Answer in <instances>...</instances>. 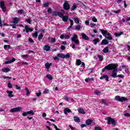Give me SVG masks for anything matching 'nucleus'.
<instances>
[{"instance_id": "42", "label": "nucleus", "mask_w": 130, "mask_h": 130, "mask_svg": "<svg viewBox=\"0 0 130 130\" xmlns=\"http://www.w3.org/2000/svg\"><path fill=\"white\" fill-rule=\"evenodd\" d=\"M80 29H81V25H77L75 27V30H77V31H79Z\"/></svg>"}, {"instance_id": "29", "label": "nucleus", "mask_w": 130, "mask_h": 130, "mask_svg": "<svg viewBox=\"0 0 130 130\" xmlns=\"http://www.w3.org/2000/svg\"><path fill=\"white\" fill-rule=\"evenodd\" d=\"M46 77L47 78V79H48L49 80H52L53 79V77H52V76L50 75V74H47L46 75Z\"/></svg>"}, {"instance_id": "13", "label": "nucleus", "mask_w": 130, "mask_h": 130, "mask_svg": "<svg viewBox=\"0 0 130 130\" xmlns=\"http://www.w3.org/2000/svg\"><path fill=\"white\" fill-rule=\"evenodd\" d=\"M100 80H103V79H105L106 81H107V82H109V80L108 79V76L107 75H104L102 77H100Z\"/></svg>"}, {"instance_id": "44", "label": "nucleus", "mask_w": 130, "mask_h": 130, "mask_svg": "<svg viewBox=\"0 0 130 130\" xmlns=\"http://www.w3.org/2000/svg\"><path fill=\"white\" fill-rule=\"evenodd\" d=\"M64 39H70V38H71V36L68 35H64Z\"/></svg>"}, {"instance_id": "56", "label": "nucleus", "mask_w": 130, "mask_h": 130, "mask_svg": "<svg viewBox=\"0 0 130 130\" xmlns=\"http://www.w3.org/2000/svg\"><path fill=\"white\" fill-rule=\"evenodd\" d=\"M113 13H115V14H118V13H120V10H118L117 11H113Z\"/></svg>"}, {"instance_id": "18", "label": "nucleus", "mask_w": 130, "mask_h": 130, "mask_svg": "<svg viewBox=\"0 0 130 130\" xmlns=\"http://www.w3.org/2000/svg\"><path fill=\"white\" fill-rule=\"evenodd\" d=\"M108 44V41L106 39L103 40L102 41L101 45H106Z\"/></svg>"}, {"instance_id": "9", "label": "nucleus", "mask_w": 130, "mask_h": 130, "mask_svg": "<svg viewBox=\"0 0 130 130\" xmlns=\"http://www.w3.org/2000/svg\"><path fill=\"white\" fill-rule=\"evenodd\" d=\"M53 15L54 16H59L60 18H62L63 16L62 13H61L60 12L57 11H54Z\"/></svg>"}, {"instance_id": "41", "label": "nucleus", "mask_w": 130, "mask_h": 130, "mask_svg": "<svg viewBox=\"0 0 130 130\" xmlns=\"http://www.w3.org/2000/svg\"><path fill=\"white\" fill-rule=\"evenodd\" d=\"M38 38L39 41H40V40H41V39H42V38H43V34H40V35H39Z\"/></svg>"}, {"instance_id": "52", "label": "nucleus", "mask_w": 130, "mask_h": 130, "mask_svg": "<svg viewBox=\"0 0 130 130\" xmlns=\"http://www.w3.org/2000/svg\"><path fill=\"white\" fill-rule=\"evenodd\" d=\"M64 100H66V101H68V102H69V101L70 100V99L68 98V96H64Z\"/></svg>"}, {"instance_id": "8", "label": "nucleus", "mask_w": 130, "mask_h": 130, "mask_svg": "<svg viewBox=\"0 0 130 130\" xmlns=\"http://www.w3.org/2000/svg\"><path fill=\"white\" fill-rule=\"evenodd\" d=\"M25 31L26 33H29V32H32L33 31V29L30 28L28 25H26L25 26V29H23V32H25Z\"/></svg>"}, {"instance_id": "36", "label": "nucleus", "mask_w": 130, "mask_h": 130, "mask_svg": "<svg viewBox=\"0 0 130 130\" xmlns=\"http://www.w3.org/2000/svg\"><path fill=\"white\" fill-rule=\"evenodd\" d=\"M45 66V67L46 68V69H49V68H50V67L51 66V63L47 62Z\"/></svg>"}, {"instance_id": "27", "label": "nucleus", "mask_w": 130, "mask_h": 130, "mask_svg": "<svg viewBox=\"0 0 130 130\" xmlns=\"http://www.w3.org/2000/svg\"><path fill=\"white\" fill-rule=\"evenodd\" d=\"M74 21L75 22V23L76 24H79V23H80V18H75L74 19Z\"/></svg>"}, {"instance_id": "61", "label": "nucleus", "mask_w": 130, "mask_h": 130, "mask_svg": "<svg viewBox=\"0 0 130 130\" xmlns=\"http://www.w3.org/2000/svg\"><path fill=\"white\" fill-rule=\"evenodd\" d=\"M44 94H48V89H45L44 90Z\"/></svg>"}, {"instance_id": "28", "label": "nucleus", "mask_w": 130, "mask_h": 130, "mask_svg": "<svg viewBox=\"0 0 130 130\" xmlns=\"http://www.w3.org/2000/svg\"><path fill=\"white\" fill-rule=\"evenodd\" d=\"M111 77L112 78H116L117 77V73H115V72H113L111 75Z\"/></svg>"}, {"instance_id": "10", "label": "nucleus", "mask_w": 130, "mask_h": 130, "mask_svg": "<svg viewBox=\"0 0 130 130\" xmlns=\"http://www.w3.org/2000/svg\"><path fill=\"white\" fill-rule=\"evenodd\" d=\"M50 46L48 45H46L44 46L43 50H45V51H49L50 50Z\"/></svg>"}, {"instance_id": "20", "label": "nucleus", "mask_w": 130, "mask_h": 130, "mask_svg": "<svg viewBox=\"0 0 130 130\" xmlns=\"http://www.w3.org/2000/svg\"><path fill=\"white\" fill-rule=\"evenodd\" d=\"M6 92L8 93L9 97H14V95H13V91L7 90Z\"/></svg>"}, {"instance_id": "4", "label": "nucleus", "mask_w": 130, "mask_h": 130, "mask_svg": "<svg viewBox=\"0 0 130 130\" xmlns=\"http://www.w3.org/2000/svg\"><path fill=\"white\" fill-rule=\"evenodd\" d=\"M78 35H74L73 37L71 38L72 42H74L77 45H79V40H77Z\"/></svg>"}, {"instance_id": "21", "label": "nucleus", "mask_w": 130, "mask_h": 130, "mask_svg": "<svg viewBox=\"0 0 130 130\" xmlns=\"http://www.w3.org/2000/svg\"><path fill=\"white\" fill-rule=\"evenodd\" d=\"M77 8H78V6H77V4H76V3H74L73 6L71 7V11H75V10H76V9H77Z\"/></svg>"}, {"instance_id": "15", "label": "nucleus", "mask_w": 130, "mask_h": 130, "mask_svg": "<svg viewBox=\"0 0 130 130\" xmlns=\"http://www.w3.org/2000/svg\"><path fill=\"white\" fill-rule=\"evenodd\" d=\"M62 20L63 22H68L69 20V16L65 15L62 17Z\"/></svg>"}, {"instance_id": "50", "label": "nucleus", "mask_w": 130, "mask_h": 130, "mask_svg": "<svg viewBox=\"0 0 130 130\" xmlns=\"http://www.w3.org/2000/svg\"><path fill=\"white\" fill-rule=\"evenodd\" d=\"M64 58L68 59V58H70L71 55H70V54H67L66 55H64Z\"/></svg>"}, {"instance_id": "6", "label": "nucleus", "mask_w": 130, "mask_h": 130, "mask_svg": "<svg viewBox=\"0 0 130 130\" xmlns=\"http://www.w3.org/2000/svg\"><path fill=\"white\" fill-rule=\"evenodd\" d=\"M22 110V108L21 107L14 108L11 109L10 111V112L14 113V112H20Z\"/></svg>"}, {"instance_id": "23", "label": "nucleus", "mask_w": 130, "mask_h": 130, "mask_svg": "<svg viewBox=\"0 0 130 130\" xmlns=\"http://www.w3.org/2000/svg\"><path fill=\"white\" fill-rule=\"evenodd\" d=\"M70 22V26L69 27V29H71V28H73V26H74V20L72 19H69Z\"/></svg>"}, {"instance_id": "51", "label": "nucleus", "mask_w": 130, "mask_h": 130, "mask_svg": "<svg viewBox=\"0 0 130 130\" xmlns=\"http://www.w3.org/2000/svg\"><path fill=\"white\" fill-rule=\"evenodd\" d=\"M8 87L9 88V89H12V84L11 82H9L8 84Z\"/></svg>"}, {"instance_id": "31", "label": "nucleus", "mask_w": 130, "mask_h": 130, "mask_svg": "<svg viewBox=\"0 0 130 130\" xmlns=\"http://www.w3.org/2000/svg\"><path fill=\"white\" fill-rule=\"evenodd\" d=\"M4 49H5L6 50H8V49H10V48H11V45H4Z\"/></svg>"}, {"instance_id": "64", "label": "nucleus", "mask_w": 130, "mask_h": 130, "mask_svg": "<svg viewBox=\"0 0 130 130\" xmlns=\"http://www.w3.org/2000/svg\"><path fill=\"white\" fill-rule=\"evenodd\" d=\"M125 19H126V21H130V17L126 16Z\"/></svg>"}, {"instance_id": "46", "label": "nucleus", "mask_w": 130, "mask_h": 130, "mask_svg": "<svg viewBox=\"0 0 130 130\" xmlns=\"http://www.w3.org/2000/svg\"><path fill=\"white\" fill-rule=\"evenodd\" d=\"M50 41L52 43H54L56 42V40L55 39V38H51Z\"/></svg>"}, {"instance_id": "2", "label": "nucleus", "mask_w": 130, "mask_h": 130, "mask_svg": "<svg viewBox=\"0 0 130 130\" xmlns=\"http://www.w3.org/2000/svg\"><path fill=\"white\" fill-rule=\"evenodd\" d=\"M115 100H116V101H119V102H123V101H126V100H127V99L123 96L120 98V96L117 95L115 97Z\"/></svg>"}, {"instance_id": "57", "label": "nucleus", "mask_w": 130, "mask_h": 130, "mask_svg": "<svg viewBox=\"0 0 130 130\" xmlns=\"http://www.w3.org/2000/svg\"><path fill=\"white\" fill-rule=\"evenodd\" d=\"M94 129L95 130H102V129L99 126H95Z\"/></svg>"}, {"instance_id": "39", "label": "nucleus", "mask_w": 130, "mask_h": 130, "mask_svg": "<svg viewBox=\"0 0 130 130\" xmlns=\"http://www.w3.org/2000/svg\"><path fill=\"white\" fill-rule=\"evenodd\" d=\"M102 104H105V105H106V106H108L109 105V104L106 102V101L102 100Z\"/></svg>"}, {"instance_id": "16", "label": "nucleus", "mask_w": 130, "mask_h": 130, "mask_svg": "<svg viewBox=\"0 0 130 130\" xmlns=\"http://www.w3.org/2000/svg\"><path fill=\"white\" fill-rule=\"evenodd\" d=\"M81 36L82 38L84 39V40H88L89 39L88 36H87V35H86V34L84 33L81 34Z\"/></svg>"}, {"instance_id": "37", "label": "nucleus", "mask_w": 130, "mask_h": 130, "mask_svg": "<svg viewBox=\"0 0 130 130\" xmlns=\"http://www.w3.org/2000/svg\"><path fill=\"white\" fill-rule=\"evenodd\" d=\"M114 35H115L116 37H119L120 35H122V32H120V33L115 32Z\"/></svg>"}, {"instance_id": "34", "label": "nucleus", "mask_w": 130, "mask_h": 130, "mask_svg": "<svg viewBox=\"0 0 130 130\" xmlns=\"http://www.w3.org/2000/svg\"><path fill=\"white\" fill-rule=\"evenodd\" d=\"M93 44H94L95 45H96V44H97V43H98V42H99V39H94L92 41Z\"/></svg>"}, {"instance_id": "3", "label": "nucleus", "mask_w": 130, "mask_h": 130, "mask_svg": "<svg viewBox=\"0 0 130 130\" xmlns=\"http://www.w3.org/2000/svg\"><path fill=\"white\" fill-rule=\"evenodd\" d=\"M106 120H108V124H112L113 125H115L116 123H115V120L114 119H112L111 117H107L105 118Z\"/></svg>"}, {"instance_id": "45", "label": "nucleus", "mask_w": 130, "mask_h": 130, "mask_svg": "<svg viewBox=\"0 0 130 130\" xmlns=\"http://www.w3.org/2000/svg\"><path fill=\"white\" fill-rule=\"evenodd\" d=\"M23 13H24V10H19L18 11V14L22 15V14H23Z\"/></svg>"}, {"instance_id": "26", "label": "nucleus", "mask_w": 130, "mask_h": 130, "mask_svg": "<svg viewBox=\"0 0 130 130\" xmlns=\"http://www.w3.org/2000/svg\"><path fill=\"white\" fill-rule=\"evenodd\" d=\"M85 81L86 83H88V82H91V81H94V78H88L85 79Z\"/></svg>"}, {"instance_id": "24", "label": "nucleus", "mask_w": 130, "mask_h": 130, "mask_svg": "<svg viewBox=\"0 0 130 130\" xmlns=\"http://www.w3.org/2000/svg\"><path fill=\"white\" fill-rule=\"evenodd\" d=\"M74 121L76 122H81V120L80 119L79 117H78L77 116H74Z\"/></svg>"}, {"instance_id": "22", "label": "nucleus", "mask_w": 130, "mask_h": 130, "mask_svg": "<svg viewBox=\"0 0 130 130\" xmlns=\"http://www.w3.org/2000/svg\"><path fill=\"white\" fill-rule=\"evenodd\" d=\"M10 71H11V70L9 68H3L2 69V71L4 73H9V72H10Z\"/></svg>"}, {"instance_id": "55", "label": "nucleus", "mask_w": 130, "mask_h": 130, "mask_svg": "<svg viewBox=\"0 0 130 130\" xmlns=\"http://www.w3.org/2000/svg\"><path fill=\"white\" fill-rule=\"evenodd\" d=\"M49 5V3H48V2H47V3H45V4H44V7L45 8H46V7H48Z\"/></svg>"}, {"instance_id": "58", "label": "nucleus", "mask_w": 130, "mask_h": 130, "mask_svg": "<svg viewBox=\"0 0 130 130\" xmlns=\"http://www.w3.org/2000/svg\"><path fill=\"white\" fill-rule=\"evenodd\" d=\"M108 40H112V37L111 36L107 37H106Z\"/></svg>"}, {"instance_id": "40", "label": "nucleus", "mask_w": 130, "mask_h": 130, "mask_svg": "<svg viewBox=\"0 0 130 130\" xmlns=\"http://www.w3.org/2000/svg\"><path fill=\"white\" fill-rule=\"evenodd\" d=\"M94 94L95 95H100V94H101V92L100 91L96 90L94 91Z\"/></svg>"}, {"instance_id": "43", "label": "nucleus", "mask_w": 130, "mask_h": 130, "mask_svg": "<svg viewBox=\"0 0 130 130\" xmlns=\"http://www.w3.org/2000/svg\"><path fill=\"white\" fill-rule=\"evenodd\" d=\"M98 57L101 61H102V60H103V55H99Z\"/></svg>"}, {"instance_id": "32", "label": "nucleus", "mask_w": 130, "mask_h": 130, "mask_svg": "<svg viewBox=\"0 0 130 130\" xmlns=\"http://www.w3.org/2000/svg\"><path fill=\"white\" fill-rule=\"evenodd\" d=\"M25 89L26 90V96H30V91H29V89L27 88V87L25 88Z\"/></svg>"}, {"instance_id": "17", "label": "nucleus", "mask_w": 130, "mask_h": 130, "mask_svg": "<svg viewBox=\"0 0 130 130\" xmlns=\"http://www.w3.org/2000/svg\"><path fill=\"white\" fill-rule=\"evenodd\" d=\"M100 31L102 32L103 36H104V37H106V35L107 34L108 31L104 29H101Z\"/></svg>"}, {"instance_id": "59", "label": "nucleus", "mask_w": 130, "mask_h": 130, "mask_svg": "<svg viewBox=\"0 0 130 130\" xmlns=\"http://www.w3.org/2000/svg\"><path fill=\"white\" fill-rule=\"evenodd\" d=\"M92 20L93 22H97V18L95 17H93L92 18Z\"/></svg>"}, {"instance_id": "53", "label": "nucleus", "mask_w": 130, "mask_h": 130, "mask_svg": "<svg viewBox=\"0 0 130 130\" xmlns=\"http://www.w3.org/2000/svg\"><path fill=\"white\" fill-rule=\"evenodd\" d=\"M48 14H51V13H52V9H51V8H49L48 9Z\"/></svg>"}, {"instance_id": "12", "label": "nucleus", "mask_w": 130, "mask_h": 130, "mask_svg": "<svg viewBox=\"0 0 130 130\" xmlns=\"http://www.w3.org/2000/svg\"><path fill=\"white\" fill-rule=\"evenodd\" d=\"M70 112H72L71 109L69 108H66L64 109V113L66 115H68V113H70Z\"/></svg>"}, {"instance_id": "7", "label": "nucleus", "mask_w": 130, "mask_h": 130, "mask_svg": "<svg viewBox=\"0 0 130 130\" xmlns=\"http://www.w3.org/2000/svg\"><path fill=\"white\" fill-rule=\"evenodd\" d=\"M1 8L3 11L5 13L7 11V8H6V6L5 5V2L4 1H2L0 3Z\"/></svg>"}, {"instance_id": "19", "label": "nucleus", "mask_w": 130, "mask_h": 130, "mask_svg": "<svg viewBox=\"0 0 130 130\" xmlns=\"http://www.w3.org/2000/svg\"><path fill=\"white\" fill-rule=\"evenodd\" d=\"M85 122H86V124L87 125H90V124H92V122H93V120H91V119H87V120H86Z\"/></svg>"}, {"instance_id": "60", "label": "nucleus", "mask_w": 130, "mask_h": 130, "mask_svg": "<svg viewBox=\"0 0 130 130\" xmlns=\"http://www.w3.org/2000/svg\"><path fill=\"white\" fill-rule=\"evenodd\" d=\"M52 125L54 126V128H55L56 130H60V129L58 128L55 124H52Z\"/></svg>"}, {"instance_id": "54", "label": "nucleus", "mask_w": 130, "mask_h": 130, "mask_svg": "<svg viewBox=\"0 0 130 130\" xmlns=\"http://www.w3.org/2000/svg\"><path fill=\"white\" fill-rule=\"evenodd\" d=\"M124 115L126 117H129V116H130V114L128 113H125Z\"/></svg>"}, {"instance_id": "48", "label": "nucleus", "mask_w": 130, "mask_h": 130, "mask_svg": "<svg viewBox=\"0 0 130 130\" xmlns=\"http://www.w3.org/2000/svg\"><path fill=\"white\" fill-rule=\"evenodd\" d=\"M15 87H16V90H21V87L19 86V85H15Z\"/></svg>"}, {"instance_id": "25", "label": "nucleus", "mask_w": 130, "mask_h": 130, "mask_svg": "<svg viewBox=\"0 0 130 130\" xmlns=\"http://www.w3.org/2000/svg\"><path fill=\"white\" fill-rule=\"evenodd\" d=\"M103 52H104V53H108V52H109V49H108V47H105L103 49Z\"/></svg>"}, {"instance_id": "38", "label": "nucleus", "mask_w": 130, "mask_h": 130, "mask_svg": "<svg viewBox=\"0 0 130 130\" xmlns=\"http://www.w3.org/2000/svg\"><path fill=\"white\" fill-rule=\"evenodd\" d=\"M32 37H34V38H37V37H38V32H36L34 33L32 35Z\"/></svg>"}, {"instance_id": "1", "label": "nucleus", "mask_w": 130, "mask_h": 130, "mask_svg": "<svg viewBox=\"0 0 130 130\" xmlns=\"http://www.w3.org/2000/svg\"><path fill=\"white\" fill-rule=\"evenodd\" d=\"M117 67H118V64H117L111 63L103 69L102 72V73H104L105 70H108V71H111L113 70V73H114V72H117Z\"/></svg>"}, {"instance_id": "30", "label": "nucleus", "mask_w": 130, "mask_h": 130, "mask_svg": "<svg viewBox=\"0 0 130 130\" xmlns=\"http://www.w3.org/2000/svg\"><path fill=\"white\" fill-rule=\"evenodd\" d=\"M27 114L29 115H34V111L33 110H30L27 112Z\"/></svg>"}, {"instance_id": "47", "label": "nucleus", "mask_w": 130, "mask_h": 130, "mask_svg": "<svg viewBox=\"0 0 130 130\" xmlns=\"http://www.w3.org/2000/svg\"><path fill=\"white\" fill-rule=\"evenodd\" d=\"M25 22H27V23H28V24H31V19L28 18L25 20Z\"/></svg>"}, {"instance_id": "33", "label": "nucleus", "mask_w": 130, "mask_h": 130, "mask_svg": "<svg viewBox=\"0 0 130 130\" xmlns=\"http://www.w3.org/2000/svg\"><path fill=\"white\" fill-rule=\"evenodd\" d=\"M64 54L61 53H59L57 54V56H58V57H61V58H64Z\"/></svg>"}, {"instance_id": "35", "label": "nucleus", "mask_w": 130, "mask_h": 130, "mask_svg": "<svg viewBox=\"0 0 130 130\" xmlns=\"http://www.w3.org/2000/svg\"><path fill=\"white\" fill-rule=\"evenodd\" d=\"M76 65L77 66H80L81 63H82V61L80 59H78L76 62Z\"/></svg>"}, {"instance_id": "49", "label": "nucleus", "mask_w": 130, "mask_h": 130, "mask_svg": "<svg viewBox=\"0 0 130 130\" xmlns=\"http://www.w3.org/2000/svg\"><path fill=\"white\" fill-rule=\"evenodd\" d=\"M28 41L29 42H30V43H34V41L32 40V39L31 38H28Z\"/></svg>"}, {"instance_id": "5", "label": "nucleus", "mask_w": 130, "mask_h": 130, "mask_svg": "<svg viewBox=\"0 0 130 130\" xmlns=\"http://www.w3.org/2000/svg\"><path fill=\"white\" fill-rule=\"evenodd\" d=\"M63 7L64 10L66 11H69L70 9H71V6L69 5V2L68 1H65L63 5Z\"/></svg>"}, {"instance_id": "14", "label": "nucleus", "mask_w": 130, "mask_h": 130, "mask_svg": "<svg viewBox=\"0 0 130 130\" xmlns=\"http://www.w3.org/2000/svg\"><path fill=\"white\" fill-rule=\"evenodd\" d=\"M19 21H20V19L17 17H15L13 19V21H12V23H13V24H18Z\"/></svg>"}, {"instance_id": "62", "label": "nucleus", "mask_w": 130, "mask_h": 130, "mask_svg": "<svg viewBox=\"0 0 130 130\" xmlns=\"http://www.w3.org/2000/svg\"><path fill=\"white\" fill-rule=\"evenodd\" d=\"M90 25L91 28H93L94 26H96V24L95 23H90Z\"/></svg>"}, {"instance_id": "11", "label": "nucleus", "mask_w": 130, "mask_h": 130, "mask_svg": "<svg viewBox=\"0 0 130 130\" xmlns=\"http://www.w3.org/2000/svg\"><path fill=\"white\" fill-rule=\"evenodd\" d=\"M78 111L79 113H80L81 114H85V113H86V112H85V110H84V109L81 108H79L78 109Z\"/></svg>"}, {"instance_id": "63", "label": "nucleus", "mask_w": 130, "mask_h": 130, "mask_svg": "<svg viewBox=\"0 0 130 130\" xmlns=\"http://www.w3.org/2000/svg\"><path fill=\"white\" fill-rule=\"evenodd\" d=\"M85 25H86L87 26L89 25V20H86V21H85Z\"/></svg>"}]
</instances>
